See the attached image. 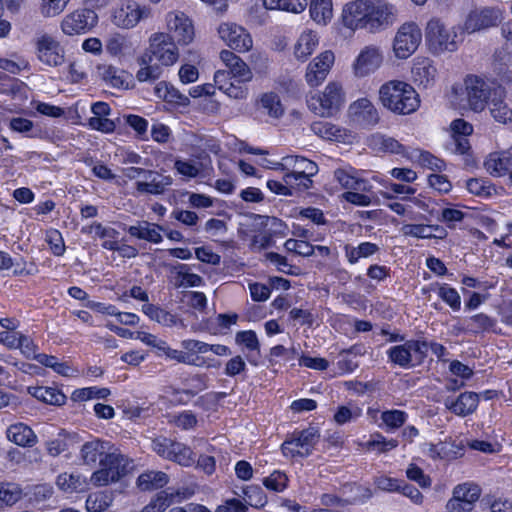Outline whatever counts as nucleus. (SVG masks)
Here are the masks:
<instances>
[{
	"label": "nucleus",
	"mask_w": 512,
	"mask_h": 512,
	"mask_svg": "<svg viewBox=\"0 0 512 512\" xmlns=\"http://www.w3.org/2000/svg\"><path fill=\"white\" fill-rule=\"evenodd\" d=\"M422 40V31L414 22L402 24L393 41L395 56L399 59L409 58L418 48Z\"/></svg>",
	"instance_id": "9d476101"
},
{
	"label": "nucleus",
	"mask_w": 512,
	"mask_h": 512,
	"mask_svg": "<svg viewBox=\"0 0 512 512\" xmlns=\"http://www.w3.org/2000/svg\"><path fill=\"white\" fill-rule=\"evenodd\" d=\"M156 348L161 352V355L177 363L198 367L206 364L204 357L197 355V352L173 349L165 341H160Z\"/></svg>",
	"instance_id": "c756f323"
},
{
	"label": "nucleus",
	"mask_w": 512,
	"mask_h": 512,
	"mask_svg": "<svg viewBox=\"0 0 512 512\" xmlns=\"http://www.w3.org/2000/svg\"><path fill=\"white\" fill-rule=\"evenodd\" d=\"M366 9V0H354L347 2L341 13V23L351 33L363 30V22Z\"/></svg>",
	"instance_id": "412c9836"
},
{
	"label": "nucleus",
	"mask_w": 512,
	"mask_h": 512,
	"mask_svg": "<svg viewBox=\"0 0 512 512\" xmlns=\"http://www.w3.org/2000/svg\"><path fill=\"white\" fill-rule=\"evenodd\" d=\"M260 103L270 116L279 118L283 115L284 110L280 98L276 93H264L261 96Z\"/></svg>",
	"instance_id": "680f3d73"
},
{
	"label": "nucleus",
	"mask_w": 512,
	"mask_h": 512,
	"mask_svg": "<svg viewBox=\"0 0 512 512\" xmlns=\"http://www.w3.org/2000/svg\"><path fill=\"white\" fill-rule=\"evenodd\" d=\"M411 72L415 83L427 87L430 82L434 81L437 69L430 58L417 57L414 59Z\"/></svg>",
	"instance_id": "f704fd0d"
},
{
	"label": "nucleus",
	"mask_w": 512,
	"mask_h": 512,
	"mask_svg": "<svg viewBox=\"0 0 512 512\" xmlns=\"http://www.w3.org/2000/svg\"><path fill=\"white\" fill-rule=\"evenodd\" d=\"M500 21L499 10L491 7L470 11L464 22V30L474 33L483 29L497 26Z\"/></svg>",
	"instance_id": "f3484780"
},
{
	"label": "nucleus",
	"mask_w": 512,
	"mask_h": 512,
	"mask_svg": "<svg viewBox=\"0 0 512 512\" xmlns=\"http://www.w3.org/2000/svg\"><path fill=\"white\" fill-rule=\"evenodd\" d=\"M345 102V94L342 86L336 82H330L325 90L318 96H313L308 101L313 111L322 117L336 115Z\"/></svg>",
	"instance_id": "0eeeda50"
},
{
	"label": "nucleus",
	"mask_w": 512,
	"mask_h": 512,
	"mask_svg": "<svg viewBox=\"0 0 512 512\" xmlns=\"http://www.w3.org/2000/svg\"><path fill=\"white\" fill-rule=\"evenodd\" d=\"M428 353V341L409 339L399 345L391 346L387 351L388 361L400 368L411 369L422 365Z\"/></svg>",
	"instance_id": "7ed1b4c3"
},
{
	"label": "nucleus",
	"mask_w": 512,
	"mask_h": 512,
	"mask_svg": "<svg viewBox=\"0 0 512 512\" xmlns=\"http://www.w3.org/2000/svg\"><path fill=\"white\" fill-rule=\"evenodd\" d=\"M243 499L249 506L256 509L264 508L268 502L266 493L257 484L247 485L243 488Z\"/></svg>",
	"instance_id": "8fccbe9b"
},
{
	"label": "nucleus",
	"mask_w": 512,
	"mask_h": 512,
	"mask_svg": "<svg viewBox=\"0 0 512 512\" xmlns=\"http://www.w3.org/2000/svg\"><path fill=\"white\" fill-rule=\"evenodd\" d=\"M105 442L100 439L85 442L80 451L83 462L87 465H95L106 454Z\"/></svg>",
	"instance_id": "37998d69"
},
{
	"label": "nucleus",
	"mask_w": 512,
	"mask_h": 512,
	"mask_svg": "<svg viewBox=\"0 0 512 512\" xmlns=\"http://www.w3.org/2000/svg\"><path fill=\"white\" fill-rule=\"evenodd\" d=\"M152 61L151 55L147 53L139 58V64L143 66L136 73V79L139 82L155 81L160 77L161 69L158 65H152Z\"/></svg>",
	"instance_id": "09e8293b"
},
{
	"label": "nucleus",
	"mask_w": 512,
	"mask_h": 512,
	"mask_svg": "<svg viewBox=\"0 0 512 512\" xmlns=\"http://www.w3.org/2000/svg\"><path fill=\"white\" fill-rule=\"evenodd\" d=\"M318 45V38L311 31L302 33L294 47V55L298 60L305 61Z\"/></svg>",
	"instance_id": "a18cd8bd"
},
{
	"label": "nucleus",
	"mask_w": 512,
	"mask_h": 512,
	"mask_svg": "<svg viewBox=\"0 0 512 512\" xmlns=\"http://www.w3.org/2000/svg\"><path fill=\"white\" fill-rule=\"evenodd\" d=\"M273 169L294 172L302 178L306 176L313 177L318 173V165L316 162L299 155L284 156L281 162L274 164Z\"/></svg>",
	"instance_id": "6ab92c4d"
},
{
	"label": "nucleus",
	"mask_w": 512,
	"mask_h": 512,
	"mask_svg": "<svg viewBox=\"0 0 512 512\" xmlns=\"http://www.w3.org/2000/svg\"><path fill=\"white\" fill-rule=\"evenodd\" d=\"M408 414L403 410L392 409L381 413V420L389 430L402 427L407 421Z\"/></svg>",
	"instance_id": "052dcab7"
},
{
	"label": "nucleus",
	"mask_w": 512,
	"mask_h": 512,
	"mask_svg": "<svg viewBox=\"0 0 512 512\" xmlns=\"http://www.w3.org/2000/svg\"><path fill=\"white\" fill-rule=\"evenodd\" d=\"M309 13L314 22L326 25L333 16L332 0H310Z\"/></svg>",
	"instance_id": "a19ab883"
},
{
	"label": "nucleus",
	"mask_w": 512,
	"mask_h": 512,
	"mask_svg": "<svg viewBox=\"0 0 512 512\" xmlns=\"http://www.w3.org/2000/svg\"><path fill=\"white\" fill-rule=\"evenodd\" d=\"M426 44L433 54L454 52L458 49L457 34L449 31L439 18L428 21L425 29Z\"/></svg>",
	"instance_id": "39448f33"
},
{
	"label": "nucleus",
	"mask_w": 512,
	"mask_h": 512,
	"mask_svg": "<svg viewBox=\"0 0 512 512\" xmlns=\"http://www.w3.org/2000/svg\"><path fill=\"white\" fill-rule=\"evenodd\" d=\"M393 15V5L366 0L363 30L373 34L381 32L392 23Z\"/></svg>",
	"instance_id": "6e6552de"
},
{
	"label": "nucleus",
	"mask_w": 512,
	"mask_h": 512,
	"mask_svg": "<svg viewBox=\"0 0 512 512\" xmlns=\"http://www.w3.org/2000/svg\"><path fill=\"white\" fill-rule=\"evenodd\" d=\"M320 438V431L317 427L296 428L288 433L280 446L282 455L290 460L309 457Z\"/></svg>",
	"instance_id": "f03ea898"
},
{
	"label": "nucleus",
	"mask_w": 512,
	"mask_h": 512,
	"mask_svg": "<svg viewBox=\"0 0 512 512\" xmlns=\"http://www.w3.org/2000/svg\"><path fill=\"white\" fill-rule=\"evenodd\" d=\"M468 322L469 331L474 334L490 332L497 324L496 319L483 312L470 316Z\"/></svg>",
	"instance_id": "864d4df0"
},
{
	"label": "nucleus",
	"mask_w": 512,
	"mask_h": 512,
	"mask_svg": "<svg viewBox=\"0 0 512 512\" xmlns=\"http://www.w3.org/2000/svg\"><path fill=\"white\" fill-rule=\"evenodd\" d=\"M101 76L104 82L112 88L129 90L135 87L134 77L131 73L112 65L104 66Z\"/></svg>",
	"instance_id": "cd10ccee"
},
{
	"label": "nucleus",
	"mask_w": 512,
	"mask_h": 512,
	"mask_svg": "<svg viewBox=\"0 0 512 512\" xmlns=\"http://www.w3.org/2000/svg\"><path fill=\"white\" fill-rule=\"evenodd\" d=\"M313 132L323 139L330 141H342L346 136V130L330 122L318 121L311 126Z\"/></svg>",
	"instance_id": "c03bdc74"
},
{
	"label": "nucleus",
	"mask_w": 512,
	"mask_h": 512,
	"mask_svg": "<svg viewBox=\"0 0 512 512\" xmlns=\"http://www.w3.org/2000/svg\"><path fill=\"white\" fill-rule=\"evenodd\" d=\"M151 449L160 458L174 462L182 467H191L195 463V453L190 446L163 435L151 441Z\"/></svg>",
	"instance_id": "20e7f679"
},
{
	"label": "nucleus",
	"mask_w": 512,
	"mask_h": 512,
	"mask_svg": "<svg viewBox=\"0 0 512 512\" xmlns=\"http://www.w3.org/2000/svg\"><path fill=\"white\" fill-rule=\"evenodd\" d=\"M150 8L140 6L134 0H126L117 6L112 14L113 23L121 28H133L143 18L148 17Z\"/></svg>",
	"instance_id": "4468645a"
},
{
	"label": "nucleus",
	"mask_w": 512,
	"mask_h": 512,
	"mask_svg": "<svg viewBox=\"0 0 512 512\" xmlns=\"http://www.w3.org/2000/svg\"><path fill=\"white\" fill-rule=\"evenodd\" d=\"M97 23V13L92 9L83 8L66 15L61 22V29L64 34L73 36L89 32Z\"/></svg>",
	"instance_id": "f8f14e48"
},
{
	"label": "nucleus",
	"mask_w": 512,
	"mask_h": 512,
	"mask_svg": "<svg viewBox=\"0 0 512 512\" xmlns=\"http://www.w3.org/2000/svg\"><path fill=\"white\" fill-rule=\"evenodd\" d=\"M45 240L49 245L50 251L54 256H63L66 251L65 242L61 232L58 229H50L46 232Z\"/></svg>",
	"instance_id": "69168bd1"
},
{
	"label": "nucleus",
	"mask_w": 512,
	"mask_h": 512,
	"mask_svg": "<svg viewBox=\"0 0 512 512\" xmlns=\"http://www.w3.org/2000/svg\"><path fill=\"white\" fill-rule=\"evenodd\" d=\"M484 167L493 177H505L512 169V148L490 153Z\"/></svg>",
	"instance_id": "a878e982"
},
{
	"label": "nucleus",
	"mask_w": 512,
	"mask_h": 512,
	"mask_svg": "<svg viewBox=\"0 0 512 512\" xmlns=\"http://www.w3.org/2000/svg\"><path fill=\"white\" fill-rule=\"evenodd\" d=\"M263 5L268 10L298 14L306 9L308 2L307 0H263Z\"/></svg>",
	"instance_id": "de8ad7c7"
},
{
	"label": "nucleus",
	"mask_w": 512,
	"mask_h": 512,
	"mask_svg": "<svg viewBox=\"0 0 512 512\" xmlns=\"http://www.w3.org/2000/svg\"><path fill=\"white\" fill-rule=\"evenodd\" d=\"M181 347L184 350L205 354L212 352L217 356H229L232 354L230 347L224 344H209L196 339H184L181 341Z\"/></svg>",
	"instance_id": "4c0bfd02"
},
{
	"label": "nucleus",
	"mask_w": 512,
	"mask_h": 512,
	"mask_svg": "<svg viewBox=\"0 0 512 512\" xmlns=\"http://www.w3.org/2000/svg\"><path fill=\"white\" fill-rule=\"evenodd\" d=\"M214 82L215 88L217 87L229 97L239 99L243 98L246 94L241 84H237V82L234 81V77L226 70H217L214 74Z\"/></svg>",
	"instance_id": "c9c22d12"
},
{
	"label": "nucleus",
	"mask_w": 512,
	"mask_h": 512,
	"mask_svg": "<svg viewBox=\"0 0 512 512\" xmlns=\"http://www.w3.org/2000/svg\"><path fill=\"white\" fill-rule=\"evenodd\" d=\"M6 435L9 441L20 447H33L38 441L33 429L22 422L11 424L7 428Z\"/></svg>",
	"instance_id": "72a5a7b5"
},
{
	"label": "nucleus",
	"mask_w": 512,
	"mask_h": 512,
	"mask_svg": "<svg viewBox=\"0 0 512 512\" xmlns=\"http://www.w3.org/2000/svg\"><path fill=\"white\" fill-rule=\"evenodd\" d=\"M379 99L387 110L396 115H410L420 107V97L407 82L390 80L379 90Z\"/></svg>",
	"instance_id": "f257e3e1"
},
{
	"label": "nucleus",
	"mask_w": 512,
	"mask_h": 512,
	"mask_svg": "<svg viewBox=\"0 0 512 512\" xmlns=\"http://www.w3.org/2000/svg\"><path fill=\"white\" fill-rule=\"evenodd\" d=\"M482 493L479 484L468 481L458 484L453 489L452 497L446 508L449 512H471Z\"/></svg>",
	"instance_id": "9b49d317"
},
{
	"label": "nucleus",
	"mask_w": 512,
	"mask_h": 512,
	"mask_svg": "<svg viewBox=\"0 0 512 512\" xmlns=\"http://www.w3.org/2000/svg\"><path fill=\"white\" fill-rule=\"evenodd\" d=\"M125 123L135 131L136 138L140 141H147L148 137V120L140 115L129 114L125 116Z\"/></svg>",
	"instance_id": "bf43d9fd"
},
{
	"label": "nucleus",
	"mask_w": 512,
	"mask_h": 512,
	"mask_svg": "<svg viewBox=\"0 0 512 512\" xmlns=\"http://www.w3.org/2000/svg\"><path fill=\"white\" fill-rule=\"evenodd\" d=\"M351 113L366 125H375L379 121L377 109L367 98H360L350 106Z\"/></svg>",
	"instance_id": "e433bc0d"
},
{
	"label": "nucleus",
	"mask_w": 512,
	"mask_h": 512,
	"mask_svg": "<svg viewBox=\"0 0 512 512\" xmlns=\"http://www.w3.org/2000/svg\"><path fill=\"white\" fill-rule=\"evenodd\" d=\"M466 188L471 194L482 198H489L495 191L494 184L490 180L482 178L468 179Z\"/></svg>",
	"instance_id": "4d7b16f0"
},
{
	"label": "nucleus",
	"mask_w": 512,
	"mask_h": 512,
	"mask_svg": "<svg viewBox=\"0 0 512 512\" xmlns=\"http://www.w3.org/2000/svg\"><path fill=\"white\" fill-rule=\"evenodd\" d=\"M81 232L86 235L95 233V236L103 240L101 247L108 251L115 252L118 249L120 241V232L113 227L104 226L101 222L94 221L81 228Z\"/></svg>",
	"instance_id": "b1692460"
},
{
	"label": "nucleus",
	"mask_w": 512,
	"mask_h": 512,
	"mask_svg": "<svg viewBox=\"0 0 512 512\" xmlns=\"http://www.w3.org/2000/svg\"><path fill=\"white\" fill-rule=\"evenodd\" d=\"M22 498V489L15 483H0V507L12 506Z\"/></svg>",
	"instance_id": "6e6d98bb"
},
{
	"label": "nucleus",
	"mask_w": 512,
	"mask_h": 512,
	"mask_svg": "<svg viewBox=\"0 0 512 512\" xmlns=\"http://www.w3.org/2000/svg\"><path fill=\"white\" fill-rule=\"evenodd\" d=\"M274 244V234L271 231H259L251 236L249 249L252 252H261L262 250L273 247Z\"/></svg>",
	"instance_id": "13d9d810"
},
{
	"label": "nucleus",
	"mask_w": 512,
	"mask_h": 512,
	"mask_svg": "<svg viewBox=\"0 0 512 512\" xmlns=\"http://www.w3.org/2000/svg\"><path fill=\"white\" fill-rule=\"evenodd\" d=\"M57 487L64 493H83L89 489V482L80 472L60 473L56 478Z\"/></svg>",
	"instance_id": "7c9ffc66"
},
{
	"label": "nucleus",
	"mask_w": 512,
	"mask_h": 512,
	"mask_svg": "<svg viewBox=\"0 0 512 512\" xmlns=\"http://www.w3.org/2000/svg\"><path fill=\"white\" fill-rule=\"evenodd\" d=\"M39 60L48 66H59L64 62V50L51 36L43 35L37 41Z\"/></svg>",
	"instance_id": "aec40b11"
},
{
	"label": "nucleus",
	"mask_w": 512,
	"mask_h": 512,
	"mask_svg": "<svg viewBox=\"0 0 512 512\" xmlns=\"http://www.w3.org/2000/svg\"><path fill=\"white\" fill-rule=\"evenodd\" d=\"M265 259L274 264L281 273L291 276H299L301 274V268L299 266L290 264L285 256L277 252L265 253Z\"/></svg>",
	"instance_id": "5fc2aeb1"
},
{
	"label": "nucleus",
	"mask_w": 512,
	"mask_h": 512,
	"mask_svg": "<svg viewBox=\"0 0 512 512\" xmlns=\"http://www.w3.org/2000/svg\"><path fill=\"white\" fill-rule=\"evenodd\" d=\"M154 93L157 98L172 105L181 106L189 103L188 97L166 81L157 83L154 88Z\"/></svg>",
	"instance_id": "ea45409f"
},
{
	"label": "nucleus",
	"mask_w": 512,
	"mask_h": 512,
	"mask_svg": "<svg viewBox=\"0 0 512 512\" xmlns=\"http://www.w3.org/2000/svg\"><path fill=\"white\" fill-rule=\"evenodd\" d=\"M245 359L241 355L231 357L224 366L223 374L230 378H236L247 373Z\"/></svg>",
	"instance_id": "338daca9"
},
{
	"label": "nucleus",
	"mask_w": 512,
	"mask_h": 512,
	"mask_svg": "<svg viewBox=\"0 0 512 512\" xmlns=\"http://www.w3.org/2000/svg\"><path fill=\"white\" fill-rule=\"evenodd\" d=\"M464 83L470 108L475 112L483 111L491 96L490 85L480 76L473 74L467 75Z\"/></svg>",
	"instance_id": "ddd939ff"
},
{
	"label": "nucleus",
	"mask_w": 512,
	"mask_h": 512,
	"mask_svg": "<svg viewBox=\"0 0 512 512\" xmlns=\"http://www.w3.org/2000/svg\"><path fill=\"white\" fill-rule=\"evenodd\" d=\"M235 342L239 346H243L247 353L246 360L252 366H259L261 357V344L254 330H241L235 335Z\"/></svg>",
	"instance_id": "bb28decb"
},
{
	"label": "nucleus",
	"mask_w": 512,
	"mask_h": 512,
	"mask_svg": "<svg viewBox=\"0 0 512 512\" xmlns=\"http://www.w3.org/2000/svg\"><path fill=\"white\" fill-rule=\"evenodd\" d=\"M336 322L341 329L343 326L353 327L354 334L367 333L373 329V324L369 320L358 319L348 315H341Z\"/></svg>",
	"instance_id": "e2e57ef3"
},
{
	"label": "nucleus",
	"mask_w": 512,
	"mask_h": 512,
	"mask_svg": "<svg viewBox=\"0 0 512 512\" xmlns=\"http://www.w3.org/2000/svg\"><path fill=\"white\" fill-rule=\"evenodd\" d=\"M168 483V474L158 470H146L136 479V486L141 492L161 491Z\"/></svg>",
	"instance_id": "2f4dec72"
},
{
	"label": "nucleus",
	"mask_w": 512,
	"mask_h": 512,
	"mask_svg": "<svg viewBox=\"0 0 512 512\" xmlns=\"http://www.w3.org/2000/svg\"><path fill=\"white\" fill-rule=\"evenodd\" d=\"M334 54L327 50L313 59L307 67L305 79L311 87L319 86L327 77L333 63Z\"/></svg>",
	"instance_id": "a211bd4d"
},
{
	"label": "nucleus",
	"mask_w": 512,
	"mask_h": 512,
	"mask_svg": "<svg viewBox=\"0 0 512 512\" xmlns=\"http://www.w3.org/2000/svg\"><path fill=\"white\" fill-rule=\"evenodd\" d=\"M479 394L472 391L460 393L456 398L448 397L445 407L453 414L466 417L474 413L479 405Z\"/></svg>",
	"instance_id": "4be33fe9"
},
{
	"label": "nucleus",
	"mask_w": 512,
	"mask_h": 512,
	"mask_svg": "<svg viewBox=\"0 0 512 512\" xmlns=\"http://www.w3.org/2000/svg\"><path fill=\"white\" fill-rule=\"evenodd\" d=\"M220 59L226 66V71L234 77L237 84H244L252 79V72L249 66L234 52L222 50Z\"/></svg>",
	"instance_id": "5701e85b"
},
{
	"label": "nucleus",
	"mask_w": 512,
	"mask_h": 512,
	"mask_svg": "<svg viewBox=\"0 0 512 512\" xmlns=\"http://www.w3.org/2000/svg\"><path fill=\"white\" fill-rule=\"evenodd\" d=\"M284 247L287 251L303 257H310L315 253V245L306 240L290 238L285 241Z\"/></svg>",
	"instance_id": "0e129e2a"
},
{
	"label": "nucleus",
	"mask_w": 512,
	"mask_h": 512,
	"mask_svg": "<svg viewBox=\"0 0 512 512\" xmlns=\"http://www.w3.org/2000/svg\"><path fill=\"white\" fill-rule=\"evenodd\" d=\"M398 445L397 439H386L380 432H375L370 435V439L364 444V447L368 451L383 454L395 449Z\"/></svg>",
	"instance_id": "49530a36"
},
{
	"label": "nucleus",
	"mask_w": 512,
	"mask_h": 512,
	"mask_svg": "<svg viewBox=\"0 0 512 512\" xmlns=\"http://www.w3.org/2000/svg\"><path fill=\"white\" fill-rule=\"evenodd\" d=\"M220 38L225 44L239 53L249 51L253 46L250 33L235 23H223L218 28Z\"/></svg>",
	"instance_id": "2eb2a0df"
},
{
	"label": "nucleus",
	"mask_w": 512,
	"mask_h": 512,
	"mask_svg": "<svg viewBox=\"0 0 512 512\" xmlns=\"http://www.w3.org/2000/svg\"><path fill=\"white\" fill-rule=\"evenodd\" d=\"M437 295L452 311H460L461 297L456 288L448 283L438 284Z\"/></svg>",
	"instance_id": "603ef678"
},
{
	"label": "nucleus",
	"mask_w": 512,
	"mask_h": 512,
	"mask_svg": "<svg viewBox=\"0 0 512 512\" xmlns=\"http://www.w3.org/2000/svg\"><path fill=\"white\" fill-rule=\"evenodd\" d=\"M161 231H164L163 226L148 221L139 222L138 225H131L127 229L130 236L153 244H160L163 241Z\"/></svg>",
	"instance_id": "473e14b6"
},
{
	"label": "nucleus",
	"mask_w": 512,
	"mask_h": 512,
	"mask_svg": "<svg viewBox=\"0 0 512 512\" xmlns=\"http://www.w3.org/2000/svg\"><path fill=\"white\" fill-rule=\"evenodd\" d=\"M289 477L285 471L275 469L262 479L263 486L272 492L281 493L289 486Z\"/></svg>",
	"instance_id": "3c124183"
},
{
	"label": "nucleus",
	"mask_w": 512,
	"mask_h": 512,
	"mask_svg": "<svg viewBox=\"0 0 512 512\" xmlns=\"http://www.w3.org/2000/svg\"><path fill=\"white\" fill-rule=\"evenodd\" d=\"M177 42L168 33H155L150 38L149 48L145 53L151 55L162 66H172L179 59Z\"/></svg>",
	"instance_id": "1a4fd4ad"
},
{
	"label": "nucleus",
	"mask_w": 512,
	"mask_h": 512,
	"mask_svg": "<svg viewBox=\"0 0 512 512\" xmlns=\"http://www.w3.org/2000/svg\"><path fill=\"white\" fill-rule=\"evenodd\" d=\"M127 460L120 453H106L100 459V469L94 471L91 480L95 485L107 486L116 483L127 474Z\"/></svg>",
	"instance_id": "423d86ee"
},
{
	"label": "nucleus",
	"mask_w": 512,
	"mask_h": 512,
	"mask_svg": "<svg viewBox=\"0 0 512 512\" xmlns=\"http://www.w3.org/2000/svg\"><path fill=\"white\" fill-rule=\"evenodd\" d=\"M27 392L39 402L47 405L63 406L67 402V396L58 386H28Z\"/></svg>",
	"instance_id": "c85d7f7f"
},
{
	"label": "nucleus",
	"mask_w": 512,
	"mask_h": 512,
	"mask_svg": "<svg viewBox=\"0 0 512 512\" xmlns=\"http://www.w3.org/2000/svg\"><path fill=\"white\" fill-rule=\"evenodd\" d=\"M490 112L494 120L499 123L512 122V109L503 100H493Z\"/></svg>",
	"instance_id": "774afa93"
},
{
	"label": "nucleus",
	"mask_w": 512,
	"mask_h": 512,
	"mask_svg": "<svg viewBox=\"0 0 512 512\" xmlns=\"http://www.w3.org/2000/svg\"><path fill=\"white\" fill-rule=\"evenodd\" d=\"M380 50L375 46H366L357 56L353 68L357 76H366L374 72L382 63Z\"/></svg>",
	"instance_id": "393cba45"
},
{
	"label": "nucleus",
	"mask_w": 512,
	"mask_h": 512,
	"mask_svg": "<svg viewBox=\"0 0 512 512\" xmlns=\"http://www.w3.org/2000/svg\"><path fill=\"white\" fill-rule=\"evenodd\" d=\"M321 257L317 267L325 271H334L340 266L339 252L336 247L315 245V253Z\"/></svg>",
	"instance_id": "79ce46f5"
},
{
	"label": "nucleus",
	"mask_w": 512,
	"mask_h": 512,
	"mask_svg": "<svg viewBox=\"0 0 512 512\" xmlns=\"http://www.w3.org/2000/svg\"><path fill=\"white\" fill-rule=\"evenodd\" d=\"M171 37L180 45H188L194 38L192 20L181 11L169 12L166 17Z\"/></svg>",
	"instance_id": "dca6fc26"
},
{
	"label": "nucleus",
	"mask_w": 512,
	"mask_h": 512,
	"mask_svg": "<svg viewBox=\"0 0 512 512\" xmlns=\"http://www.w3.org/2000/svg\"><path fill=\"white\" fill-rule=\"evenodd\" d=\"M142 312L152 321H155L161 325L167 326V327H173L176 326L178 323H181V319L171 313L170 311H167L166 309L152 304V303H145L142 305Z\"/></svg>",
	"instance_id": "58836bf2"
}]
</instances>
